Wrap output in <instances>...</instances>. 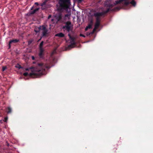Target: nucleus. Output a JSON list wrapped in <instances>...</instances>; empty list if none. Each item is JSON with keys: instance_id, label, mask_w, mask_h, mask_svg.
I'll use <instances>...</instances> for the list:
<instances>
[{"instance_id": "nucleus-1", "label": "nucleus", "mask_w": 153, "mask_h": 153, "mask_svg": "<svg viewBox=\"0 0 153 153\" xmlns=\"http://www.w3.org/2000/svg\"><path fill=\"white\" fill-rule=\"evenodd\" d=\"M50 68L49 66L44 64L43 63H38L37 66L34 67L32 70V73L28 74L27 73L25 72L24 73L23 75L25 76L29 75L33 78L39 77L42 75L46 74V69H48Z\"/></svg>"}, {"instance_id": "nucleus-2", "label": "nucleus", "mask_w": 153, "mask_h": 153, "mask_svg": "<svg viewBox=\"0 0 153 153\" xmlns=\"http://www.w3.org/2000/svg\"><path fill=\"white\" fill-rule=\"evenodd\" d=\"M110 10V9L108 8L106 10L102 12H97L94 14V16L96 17V18L94 28L93 30L94 31L96 29H97L100 25V17L104 15L105 14L108 13Z\"/></svg>"}, {"instance_id": "nucleus-3", "label": "nucleus", "mask_w": 153, "mask_h": 153, "mask_svg": "<svg viewBox=\"0 0 153 153\" xmlns=\"http://www.w3.org/2000/svg\"><path fill=\"white\" fill-rule=\"evenodd\" d=\"M65 25L63 26L64 31L69 33L70 32H73V25L70 21H68L64 23Z\"/></svg>"}, {"instance_id": "nucleus-4", "label": "nucleus", "mask_w": 153, "mask_h": 153, "mask_svg": "<svg viewBox=\"0 0 153 153\" xmlns=\"http://www.w3.org/2000/svg\"><path fill=\"white\" fill-rule=\"evenodd\" d=\"M60 6L64 9H68L71 5V0H59Z\"/></svg>"}, {"instance_id": "nucleus-5", "label": "nucleus", "mask_w": 153, "mask_h": 153, "mask_svg": "<svg viewBox=\"0 0 153 153\" xmlns=\"http://www.w3.org/2000/svg\"><path fill=\"white\" fill-rule=\"evenodd\" d=\"M130 0H119L118 1L116 2V4H120L121 3H123V4L126 6H128L129 4H131L134 7L136 5V2L134 0H132L131 1H130Z\"/></svg>"}, {"instance_id": "nucleus-6", "label": "nucleus", "mask_w": 153, "mask_h": 153, "mask_svg": "<svg viewBox=\"0 0 153 153\" xmlns=\"http://www.w3.org/2000/svg\"><path fill=\"white\" fill-rule=\"evenodd\" d=\"M42 31V37H46L48 34V30L47 28V26L45 25L41 26V30Z\"/></svg>"}, {"instance_id": "nucleus-7", "label": "nucleus", "mask_w": 153, "mask_h": 153, "mask_svg": "<svg viewBox=\"0 0 153 153\" xmlns=\"http://www.w3.org/2000/svg\"><path fill=\"white\" fill-rule=\"evenodd\" d=\"M54 16L58 22H60L61 21L62 19V14L61 13H59L56 14Z\"/></svg>"}, {"instance_id": "nucleus-8", "label": "nucleus", "mask_w": 153, "mask_h": 153, "mask_svg": "<svg viewBox=\"0 0 153 153\" xmlns=\"http://www.w3.org/2000/svg\"><path fill=\"white\" fill-rule=\"evenodd\" d=\"M19 41V39H13L10 40L9 43V48H10L11 47V44L12 43H16L18 42Z\"/></svg>"}, {"instance_id": "nucleus-9", "label": "nucleus", "mask_w": 153, "mask_h": 153, "mask_svg": "<svg viewBox=\"0 0 153 153\" xmlns=\"http://www.w3.org/2000/svg\"><path fill=\"white\" fill-rule=\"evenodd\" d=\"M68 36L69 39L71 40V42H75V38L74 37L72 36L70 33H68Z\"/></svg>"}, {"instance_id": "nucleus-10", "label": "nucleus", "mask_w": 153, "mask_h": 153, "mask_svg": "<svg viewBox=\"0 0 153 153\" xmlns=\"http://www.w3.org/2000/svg\"><path fill=\"white\" fill-rule=\"evenodd\" d=\"M41 30V26H40L39 27H35L34 29V31L37 33L39 32L40 30Z\"/></svg>"}, {"instance_id": "nucleus-11", "label": "nucleus", "mask_w": 153, "mask_h": 153, "mask_svg": "<svg viewBox=\"0 0 153 153\" xmlns=\"http://www.w3.org/2000/svg\"><path fill=\"white\" fill-rule=\"evenodd\" d=\"M55 36L60 37H63L65 36V35L63 33L61 32L56 34Z\"/></svg>"}, {"instance_id": "nucleus-12", "label": "nucleus", "mask_w": 153, "mask_h": 153, "mask_svg": "<svg viewBox=\"0 0 153 153\" xmlns=\"http://www.w3.org/2000/svg\"><path fill=\"white\" fill-rule=\"evenodd\" d=\"M75 44L76 43L75 42H71V44L68 45V48H73L74 47V46Z\"/></svg>"}, {"instance_id": "nucleus-13", "label": "nucleus", "mask_w": 153, "mask_h": 153, "mask_svg": "<svg viewBox=\"0 0 153 153\" xmlns=\"http://www.w3.org/2000/svg\"><path fill=\"white\" fill-rule=\"evenodd\" d=\"M40 51L39 54V55L40 56H41L43 54L44 52V49L43 48H39Z\"/></svg>"}, {"instance_id": "nucleus-14", "label": "nucleus", "mask_w": 153, "mask_h": 153, "mask_svg": "<svg viewBox=\"0 0 153 153\" xmlns=\"http://www.w3.org/2000/svg\"><path fill=\"white\" fill-rule=\"evenodd\" d=\"M39 8H37L35 9L33 11H31L30 14H34L36 11H38L39 10Z\"/></svg>"}, {"instance_id": "nucleus-15", "label": "nucleus", "mask_w": 153, "mask_h": 153, "mask_svg": "<svg viewBox=\"0 0 153 153\" xmlns=\"http://www.w3.org/2000/svg\"><path fill=\"white\" fill-rule=\"evenodd\" d=\"M115 1V3H114V4H109L107 5V6L109 7H110L112 8V7H113L114 6L118 4H116V2L117 1Z\"/></svg>"}, {"instance_id": "nucleus-16", "label": "nucleus", "mask_w": 153, "mask_h": 153, "mask_svg": "<svg viewBox=\"0 0 153 153\" xmlns=\"http://www.w3.org/2000/svg\"><path fill=\"white\" fill-rule=\"evenodd\" d=\"M11 112H12L11 108L10 107H8L7 109V113H8V114L10 113Z\"/></svg>"}, {"instance_id": "nucleus-17", "label": "nucleus", "mask_w": 153, "mask_h": 153, "mask_svg": "<svg viewBox=\"0 0 153 153\" xmlns=\"http://www.w3.org/2000/svg\"><path fill=\"white\" fill-rule=\"evenodd\" d=\"M44 43V42L43 41H42L39 45V48H43V45Z\"/></svg>"}, {"instance_id": "nucleus-18", "label": "nucleus", "mask_w": 153, "mask_h": 153, "mask_svg": "<svg viewBox=\"0 0 153 153\" xmlns=\"http://www.w3.org/2000/svg\"><path fill=\"white\" fill-rule=\"evenodd\" d=\"M92 25L90 24H89L87 26L89 29H91L92 28Z\"/></svg>"}, {"instance_id": "nucleus-19", "label": "nucleus", "mask_w": 153, "mask_h": 153, "mask_svg": "<svg viewBox=\"0 0 153 153\" xmlns=\"http://www.w3.org/2000/svg\"><path fill=\"white\" fill-rule=\"evenodd\" d=\"M6 68L7 67L6 66H3L2 68V71H4Z\"/></svg>"}, {"instance_id": "nucleus-20", "label": "nucleus", "mask_w": 153, "mask_h": 153, "mask_svg": "<svg viewBox=\"0 0 153 153\" xmlns=\"http://www.w3.org/2000/svg\"><path fill=\"white\" fill-rule=\"evenodd\" d=\"M8 119V117H5L4 119V121L5 122H7Z\"/></svg>"}, {"instance_id": "nucleus-21", "label": "nucleus", "mask_w": 153, "mask_h": 153, "mask_svg": "<svg viewBox=\"0 0 153 153\" xmlns=\"http://www.w3.org/2000/svg\"><path fill=\"white\" fill-rule=\"evenodd\" d=\"M80 36L83 37H85V35H83V34H80Z\"/></svg>"}, {"instance_id": "nucleus-22", "label": "nucleus", "mask_w": 153, "mask_h": 153, "mask_svg": "<svg viewBox=\"0 0 153 153\" xmlns=\"http://www.w3.org/2000/svg\"><path fill=\"white\" fill-rule=\"evenodd\" d=\"M93 23V20H91L90 21L89 24H91V25H92Z\"/></svg>"}, {"instance_id": "nucleus-23", "label": "nucleus", "mask_w": 153, "mask_h": 153, "mask_svg": "<svg viewBox=\"0 0 153 153\" xmlns=\"http://www.w3.org/2000/svg\"><path fill=\"white\" fill-rule=\"evenodd\" d=\"M69 16V15L68 14H66L65 15V17H68Z\"/></svg>"}, {"instance_id": "nucleus-24", "label": "nucleus", "mask_w": 153, "mask_h": 153, "mask_svg": "<svg viewBox=\"0 0 153 153\" xmlns=\"http://www.w3.org/2000/svg\"><path fill=\"white\" fill-rule=\"evenodd\" d=\"M89 28H88V27L87 26L86 28H85V31H87L88 29Z\"/></svg>"}, {"instance_id": "nucleus-25", "label": "nucleus", "mask_w": 153, "mask_h": 153, "mask_svg": "<svg viewBox=\"0 0 153 153\" xmlns=\"http://www.w3.org/2000/svg\"><path fill=\"white\" fill-rule=\"evenodd\" d=\"M31 57H32V59L33 60H34V59H35V57H34V56H32Z\"/></svg>"}, {"instance_id": "nucleus-26", "label": "nucleus", "mask_w": 153, "mask_h": 153, "mask_svg": "<svg viewBox=\"0 0 153 153\" xmlns=\"http://www.w3.org/2000/svg\"><path fill=\"white\" fill-rule=\"evenodd\" d=\"M19 67H18L19 69H20V68H22V66H21V65H19Z\"/></svg>"}, {"instance_id": "nucleus-27", "label": "nucleus", "mask_w": 153, "mask_h": 153, "mask_svg": "<svg viewBox=\"0 0 153 153\" xmlns=\"http://www.w3.org/2000/svg\"><path fill=\"white\" fill-rule=\"evenodd\" d=\"M51 17V15H50L48 16V19H50Z\"/></svg>"}, {"instance_id": "nucleus-28", "label": "nucleus", "mask_w": 153, "mask_h": 153, "mask_svg": "<svg viewBox=\"0 0 153 153\" xmlns=\"http://www.w3.org/2000/svg\"><path fill=\"white\" fill-rule=\"evenodd\" d=\"M35 4L38 5V2H35Z\"/></svg>"}, {"instance_id": "nucleus-29", "label": "nucleus", "mask_w": 153, "mask_h": 153, "mask_svg": "<svg viewBox=\"0 0 153 153\" xmlns=\"http://www.w3.org/2000/svg\"><path fill=\"white\" fill-rule=\"evenodd\" d=\"M26 71H28V68H26Z\"/></svg>"}, {"instance_id": "nucleus-30", "label": "nucleus", "mask_w": 153, "mask_h": 153, "mask_svg": "<svg viewBox=\"0 0 153 153\" xmlns=\"http://www.w3.org/2000/svg\"><path fill=\"white\" fill-rule=\"evenodd\" d=\"M115 9H118V7H117L115 8Z\"/></svg>"}, {"instance_id": "nucleus-31", "label": "nucleus", "mask_w": 153, "mask_h": 153, "mask_svg": "<svg viewBox=\"0 0 153 153\" xmlns=\"http://www.w3.org/2000/svg\"><path fill=\"white\" fill-rule=\"evenodd\" d=\"M41 39H40L39 40V41Z\"/></svg>"}]
</instances>
